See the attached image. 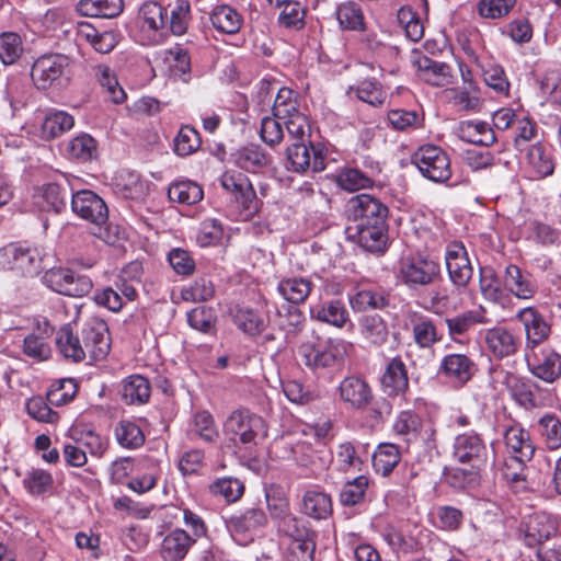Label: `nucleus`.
<instances>
[{"label":"nucleus","instance_id":"obj_63","mask_svg":"<svg viewBox=\"0 0 561 561\" xmlns=\"http://www.w3.org/2000/svg\"><path fill=\"white\" fill-rule=\"evenodd\" d=\"M192 432L208 443L216 440L219 436L214 417L208 411H199L194 414Z\"/></svg>","mask_w":561,"mask_h":561},{"label":"nucleus","instance_id":"obj_32","mask_svg":"<svg viewBox=\"0 0 561 561\" xmlns=\"http://www.w3.org/2000/svg\"><path fill=\"white\" fill-rule=\"evenodd\" d=\"M504 284L518 299H531L537 293V284L533 277L513 264L505 268Z\"/></svg>","mask_w":561,"mask_h":561},{"label":"nucleus","instance_id":"obj_38","mask_svg":"<svg viewBox=\"0 0 561 561\" xmlns=\"http://www.w3.org/2000/svg\"><path fill=\"white\" fill-rule=\"evenodd\" d=\"M168 197L172 203L191 206L203 199L204 191L192 180H176L169 185Z\"/></svg>","mask_w":561,"mask_h":561},{"label":"nucleus","instance_id":"obj_20","mask_svg":"<svg viewBox=\"0 0 561 561\" xmlns=\"http://www.w3.org/2000/svg\"><path fill=\"white\" fill-rule=\"evenodd\" d=\"M454 456L459 462L470 463L473 468H480L486 462L488 450L479 434L468 432L456 436Z\"/></svg>","mask_w":561,"mask_h":561},{"label":"nucleus","instance_id":"obj_19","mask_svg":"<svg viewBox=\"0 0 561 561\" xmlns=\"http://www.w3.org/2000/svg\"><path fill=\"white\" fill-rule=\"evenodd\" d=\"M525 331L526 350L541 346L551 333V325L547 319L534 307H526L516 313Z\"/></svg>","mask_w":561,"mask_h":561},{"label":"nucleus","instance_id":"obj_56","mask_svg":"<svg viewBox=\"0 0 561 561\" xmlns=\"http://www.w3.org/2000/svg\"><path fill=\"white\" fill-rule=\"evenodd\" d=\"M66 152L71 159L91 160L96 154V141L88 134H80L68 141Z\"/></svg>","mask_w":561,"mask_h":561},{"label":"nucleus","instance_id":"obj_12","mask_svg":"<svg viewBox=\"0 0 561 561\" xmlns=\"http://www.w3.org/2000/svg\"><path fill=\"white\" fill-rule=\"evenodd\" d=\"M525 360L530 374L548 383L561 377V354L549 346L525 350Z\"/></svg>","mask_w":561,"mask_h":561},{"label":"nucleus","instance_id":"obj_40","mask_svg":"<svg viewBox=\"0 0 561 561\" xmlns=\"http://www.w3.org/2000/svg\"><path fill=\"white\" fill-rule=\"evenodd\" d=\"M75 126V118L66 111L51 110L44 116L41 125L42 137L54 139L69 131Z\"/></svg>","mask_w":561,"mask_h":561},{"label":"nucleus","instance_id":"obj_4","mask_svg":"<svg viewBox=\"0 0 561 561\" xmlns=\"http://www.w3.org/2000/svg\"><path fill=\"white\" fill-rule=\"evenodd\" d=\"M169 10L156 1L142 3L136 20L138 37L142 45H160L169 37Z\"/></svg>","mask_w":561,"mask_h":561},{"label":"nucleus","instance_id":"obj_31","mask_svg":"<svg viewBox=\"0 0 561 561\" xmlns=\"http://www.w3.org/2000/svg\"><path fill=\"white\" fill-rule=\"evenodd\" d=\"M381 387L388 396H399L408 390V371L400 357H393L387 364L381 377Z\"/></svg>","mask_w":561,"mask_h":561},{"label":"nucleus","instance_id":"obj_43","mask_svg":"<svg viewBox=\"0 0 561 561\" xmlns=\"http://www.w3.org/2000/svg\"><path fill=\"white\" fill-rule=\"evenodd\" d=\"M302 511L306 515L324 519L332 513V501L329 494L318 489H310L302 496Z\"/></svg>","mask_w":561,"mask_h":561},{"label":"nucleus","instance_id":"obj_3","mask_svg":"<svg viewBox=\"0 0 561 561\" xmlns=\"http://www.w3.org/2000/svg\"><path fill=\"white\" fill-rule=\"evenodd\" d=\"M225 432L237 446L251 453L265 440L268 427L262 416L248 409H237L228 416Z\"/></svg>","mask_w":561,"mask_h":561},{"label":"nucleus","instance_id":"obj_30","mask_svg":"<svg viewBox=\"0 0 561 561\" xmlns=\"http://www.w3.org/2000/svg\"><path fill=\"white\" fill-rule=\"evenodd\" d=\"M341 399L355 409L365 408L371 400V390L368 383L356 376L345 377L339 387Z\"/></svg>","mask_w":561,"mask_h":561},{"label":"nucleus","instance_id":"obj_37","mask_svg":"<svg viewBox=\"0 0 561 561\" xmlns=\"http://www.w3.org/2000/svg\"><path fill=\"white\" fill-rule=\"evenodd\" d=\"M234 324L245 334L254 336L262 333L267 325V317L256 309L237 306L232 310Z\"/></svg>","mask_w":561,"mask_h":561},{"label":"nucleus","instance_id":"obj_47","mask_svg":"<svg viewBox=\"0 0 561 561\" xmlns=\"http://www.w3.org/2000/svg\"><path fill=\"white\" fill-rule=\"evenodd\" d=\"M123 0H80L78 11L85 16L112 19L123 11Z\"/></svg>","mask_w":561,"mask_h":561},{"label":"nucleus","instance_id":"obj_61","mask_svg":"<svg viewBox=\"0 0 561 561\" xmlns=\"http://www.w3.org/2000/svg\"><path fill=\"white\" fill-rule=\"evenodd\" d=\"M23 53V43L19 34L5 32L0 34V60L4 65L14 64Z\"/></svg>","mask_w":561,"mask_h":561},{"label":"nucleus","instance_id":"obj_58","mask_svg":"<svg viewBox=\"0 0 561 561\" xmlns=\"http://www.w3.org/2000/svg\"><path fill=\"white\" fill-rule=\"evenodd\" d=\"M168 16L169 35H183L188 25L190 20V3L186 0H176L170 4Z\"/></svg>","mask_w":561,"mask_h":561},{"label":"nucleus","instance_id":"obj_51","mask_svg":"<svg viewBox=\"0 0 561 561\" xmlns=\"http://www.w3.org/2000/svg\"><path fill=\"white\" fill-rule=\"evenodd\" d=\"M401 454L394 444H380L373 455V466L376 472L388 476L399 463Z\"/></svg>","mask_w":561,"mask_h":561},{"label":"nucleus","instance_id":"obj_24","mask_svg":"<svg viewBox=\"0 0 561 561\" xmlns=\"http://www.w3.org/2000/svg\"><path fill=\"white\" fill-rule=\"evenodd\" d=\"M534 431L539 445L548 451L561 448V416L554 412H545L538 415L534 423Z\"/></svg>","mask_w":561,"mask_h":561},{"label":"nucleus","instance_id":"obj_2","mask_svg":"<svg viewBox=\"0 0 561 561\" xmlns=\"http://www.w3.org/2000/svg\"><path fill=\"white\" fill-rule=\"evenodd\" d=\"M352 347V343L343 339L317 337L313 342L301 345L299 353L307 367L320 371L342 367Z\"/></svg>","mask_w":561,"mask_h":561},{"label":"nucleus","instance_id":"obj_50","mask_svg":"<svg viewBox=\"0 0 561 561\" xmlns=\"http://www.w3.org/2000/svg\"><path fill=\"white\" fill-rule=\"evenodd\" d=\"M210 22L221 33L236 34L242 25V16L229 5H218L210 14Z\"/></svg>","mask_w":561,"mask_h":561},{"label":"nucleus","instance_id":"obj_57","mask_svg":"<svg viewBox=\"0 0 561 561\" xmlns=\"http://www.w3.org/2000/svg\"><path fill=\"white\" fill-rule=\"evenodd\" d=\"M209 491L215 496H221L228 503H234L241 499L244 485L236 478H220L209 485Z\"/></svg>","mask_w":561,"mask_h":561},{"label":"nucleus","instance_id":"obj_64","mask_svg":"<svg viewBox=\"0 0 561 561\" xmlns=\"http://www.w3.org/2000/svg\"><path fill=\"white\" fill-rule=\"evenodd\" d=\"M224 236V227L220 220L208 218L202 221L196 234V242L199 247L217 245Z\"/></svg>","mask_w":561,"mask_h":561},{"label":"nucleus","instance_id":"obj_14","mask_svg":"<svg viewBox=\"0 0 561 561\" xmlns=\"http://www.w3.org/2000/svg\"><path fill=\"white\" fill-rule=\"evenodd\" d=\"M43 283L51 290L66 296L82 297L92 289V282L85 275L76 274L64 267H54L45 272Z\"/></svg>","mask_w":561,"mask_h":561},{"label":"nucleus","instance_id":"obj_62","mask_svg":"<svg viewBox=\"0 0 561 561\" xmlns=\"http://www.w3.org/2000/svg\"><path fill=\"white\" fill-rule=\"evenodd\" d=\"M350 304L354 311L381 309L387 305V298L381 291L363 289L350 297Z\"/></svg>","mask_w":561,"mask_h":561},{"label":"nucleus","instance_id":"obj_55","mask_svg":"<svg viewBox=\"0 0 561 561\" xmlns=\"http://www.w3.org/2000/svg\"><path fill=\"white\" fill-rule=\"evenodd\" d=\"M360 332L366 341L382 345L388 340V328L379 316H366L360 320Z\"/></svg>","mask_w":561,"mask_h":561},{"label":"nucleus","instance_id":"obj_8","mask_svg":"<svg viewBox=\"0 0 561 561\" xmlns=\"http://www.w3.org/2000/svg\"><path fill=\"white\" fill-rule=\"evenodd\" d=\"M267 517L263 510L250 507L225 519L231 538L240 546L251 543L266 526Z\"/></svg>","mask_w":561,"mask_h":561},{"label":"nucleus","instance_id":"obj_36","mask_svg":"<svg viewBox=\"0 0 561 561\" xmlns=\"http://www.w3.org/2000/svg\"><path fill=\"white\" fill-rule=\"evenodd\" d=\"M77 35L79 41L89 43L100 54L111 53L118 43L116 33L112 31L99 32L89 23H80Z\"/></svg>","mask_w":561,"mask_h":561},{"label":"nucleus","instance_id":"obj_28","mask_svg":"<svg viewBox=\"0 0 561 561\" xmlns=\"http://www.w3.org/2000/svg\"><path fill=\"white\" fill-rule=\"evenodd\" d=\"M504 443L512 454L522 461H528L533 458L535 448L530 439L529 433L518 423L507 425L503 433Z\"/></svg>","mask_w":561,"mask_h":561},{"label":"nucleus","instance_id":"obj_60","mask_svg":"<svg viewBox=\"0 0 561 561\" xmlns=\"http://www.w3.org/2000/svg\"><path fill=\"white\" fill-rule=\"evenodd\" d=\"M420 428V416L410 410L401 411L392 425L394 434L403 437V439L407 442L416 438Z\"/></svg>","mask_w":561,"mask_h":561},{"label":"nucleus","instance_id":"obj_1","mask_svg":"<svg viewBox=\"0 0 561 561\" xmlns=\"http://www.w3.org/2000/svg\"><path fill=\"white\" fill-rule=\"evenodd\" d=\"M273 117L261 121L262 140L274 147L284 138L283 125L293 139H302L310 134L308 117L301 112L296 92L289 88H280L273 104Z\"/></svg>","mask_w":561,"mask_h":561},{"label":"nucleus","instance_id":"obj_25","mask_svg":"<svg viewBox=\"0 0 561 561\" xmlns=\"http://www.w3.org/2000/svg\"><path fill=\"white\" fill-rule=\"evenodd\" d=\"M195 543V538L184 529H171L160 543V556L163 561H182Z\"/></svg>","mask_w":561,"mask_h":561},{"label":"nucleus","instance_id":"obj_13","mask_svg":"<svg viewBox=\"0 0 561 561\" xmlns=\"http://www.w3.org/2000/svg\"><path fill=\"white\" fill-rule=\"evenodd\" d=\"M305 138L295 139L291 146L286 149L285 168L296 173H306L308 170L321 172L325 169V156L323 150L313 145L307 146Z\"/></svg>","mask_w":561,"mask_h":561},{"label":"nucleus","instance_id":"obj_9","mask_svg":"<svg viewBox=\"0 0 561 561\" xmlns=\"http://www.w3.org/2000/svg\"><path fill=\"white\" fill-rule=\"evenodd\" d=\"M273 453L277 458L291 459L304 470L305 478H317L324 467L311 445L306 442L293 444L284 439L277 440L273 445Z\"/></svg>","mask_w":561,"mask_h":561},{"label":"nucleus","instance_id":"obj_26","mask_svg":"<svg viewBox=\"0 0 561 561\" xmlns=\"http://www.w3.org/2000/svg\"><path fill=\"white\" fill-rule=\"evenodd\" d=\"M476 365L466 354H448L443 357L439 373L455 386H463L473 376Z\"/></svg>","mask_w":561,"mask_h":561},{"label":"nucleus","instance_id":"obj_54","mask_svg":"<svg viewBox=\"0 0 561 561\" xmlns=\"http://www.w3.org/2000/svg\"><path fill=\"white\" fill-rule=\"evenodd\" d=\"M117 443L127 449H136L145 443V435L135 422L123 420L115 428Z\"/></svg>","mask_w":561,"mask_h":561},{"label":"nucleus","instance_id":"obj_7","mask_svg":"<svg viewBox=\"0 0 561 561\" xmlns=\"http://www.w3.org/2000/svg\"><path fill=\"white\" fill-rule=\"evenodd\" d=\"M412 162L420 173L435 183L447 182L453 174L449 156L440 147L421 146L412 156Z\"/></svg>","mask_w":561,"mask_h":561},{"label":"nucleus","instance_id":"obj_21","mask_svg":"<svg viewBox=\"0 0 561 561\" xmlns=\"http://www.w3.org/2000/svg\"><path fill=\"white\" fill-rule=\"evenodd\" d=\"M523 170L529 180H540L554 171V161L549 146L537 141L525 152Z\"/></svg>","mask_w":561,"mask_h":561},{"label":"nucleus","instance_id":"obj_48","mask_svg":"<svg viewBox=\"0 0 561 561\" xmlns=\"http://www.w3.org/2000/svg\"><path fill=\"white\" fill-rule=\"evenodd\" d=\"M56 345L62 356L75 363L84 359L82 339L75 335L69 325L59 329L56 336Z\"/></svg>","mask_w":561,"mask_h":561},{"label":"nucleus","instance_id":"obj_10","mask_svg":"<svg viewBox=\"0 0 561 561\" xmlns=\"http://www.w3.org/2000/svg\"><path fill=\"white\" fill-rule=\"evenodd\" d=\"M71 208L75 214L98 227L93 234L110 242L104 234L103 226L107 222L108 210L104 201L90 190H82L72 194Z\"/></svg>","mask_w":561,"mask_h":561},{"label":"nucleus","instance_id":"obj_59","mask_svg":"<svg viewBox=\"0 0 561 561\" xmlns=\"http://www.w3.org/2000/svg\"><path fill=\"white\" fill-rule=\"evenodd\" d=\"M286 561H313L316 543L312 538L290 535Z\"/></svg>","mask_w":561,"mask_h":561},{"label":"nucleus","instance_id":"obj_5","mask_svg":"<svg viewBox=\"0 0 561 561\" xmlns=\"http://www.w3.org/2000/svg\"><path fill=\"white\" fill-rule=\"evenodd\" d=\"M439 276V263L424 254L407 255L400 260L398 265L397 277L409 289L426 287Z\"/></svg>","mask_w":561,"mask_h":561},{"label":"nucleus","instance_id":"obj_44","mask_svg":"<svg viewBox=\"0 0 561 561\" xmlns=\"http://www.w3.org/2000/svg\"><path fill=\"white\" fill-rule=\"evenodd\" d=\"M312 283L307 277H288L282 279L277 285V291L287 301L298 305L304 302L310 295Z\"/></svg>","mask_w":561,"mask_h":561},{"label":"nucleus","instance_id":"obj_11","mask_svg":"<svg viewBox=\"0 0 561 561\" xmlns=\"http://www.w3.org/2000/svg\"><path fill=\"white\" fill-rule=\"evenodd\" d=\"M520 533L526 546H540L552 536L561 535V518L547 512H536L523 520Z\"/></svg>","mask_w":561,"mask_h":561},{"label":"nucleus","instance_id":"obj_16","mask_svg":"<svg viewBox=\"0 0 561 561\" xmlns=\"http://www.w3.org/2000/svg\"><path fill=\"white\" fill-rule=\"evenodd\" d=\"M480 334L486 352L496 359L513 356L520 345L516 332L504 325H494Z\"/></svg>","mask_w":561,"mask_h":561},{"label":"nucleus","instance_id":"obj_15","mask_svg":"<svg viewBox=\"0 0 561 561\" xmlns=\"http://www.w3.org/2000/svg\"><path fill=\"white\" fill-rule=\"evenodd\" d=\"M81 339L84 359L88 357L92 362H98L108 354L111 347L108 329L103 320L89 319L81 330Z\"/></svg>","mask_w":561,"mask_h":561},{"label":"nucleus","instance_id":"obj_41","mask_svg":"<svg viewBox=\"0 0 561 561\" xmlns=\"http://www.w3.org/2000/svg\"><path fill=\"white\" fill-rule=\"evenodd\" d=\"M355 229L358 243L367 251L377 252L385 248L387 241L386 221L369 225L358 224Z\"/></svg>","mask_w":561,"mask_h":561},{"label":"nucleus","instance_id":"obj_39","mask_svg":"<svg viewBox=\"0 0 561 561\" xmlns=\"http://www.w3.org/2000/svg\"><path fill=\"white\" fill-rule=\"evenodd\" d=\"M67 197L65 187L57 183H47L37 190L35 203L43 210L59 213L66 207Z\"/></svg>","mask_w":561,"mask_h":561},{"label":"nucleus","instance_id":"obj_49","mask_svg":"<svg viewBox=\"0 0 561 561\" xmlns=\"http://www.w3.org/2000/svg\"><path fill=\"white\" fill-rule=\"evenodd\" d=\"M121 393L127 404L146 403L150 397L149 381L140 375L130 376L123 381Z\"/></svg>","mask_w":561,"mask_h":561},{"label":"nucleus","instance_id":"obj_23","mask_svg":"<svg viewBox=\"0 0 561 561\" xmlns=\"http://www.w3.org/2000/svg\"><path fill=\"white\" fill-rule=\"evenodd\" d=\"M445 261L450 280L458 287H465L473 272L465 245L461 242L448 244Z\"/></svg>","mask_w":561,"mask_h":561},{"label":"nucleus","instance_id":"obj_33","mask_svg":"<svg viewBox=\"0 0 561 561\" xmlns=\"http://www.w3.org/2000/svg\"><path fill=\"white\" fill-rule=\"evenodd\" d=\"M489 322L491 320L488 318L486 310L482 306L445 319L451 340H457L458 336L466 334L474 324H486Z\"/></svg>","mask_w":561,"mask_h":561},{"label":"nucleus","instance_id":"obj_22","mask_svg":"<svg viewBox=\"0 0 561 561\" xmlns=\"http://www.w3.org/2000/svg\"><path fill=\"white\" fill-rule=\"evenodd\" d=\"M407 327L412 333L415 345L427 352H432L433 346L443 337L435 321L431 317L417 311L409 312Z\"/></svg>","mask_w":561,"mask_h":561},{"label":"nucleus","instance_id":"obj_46","mask_svg":"<svg viewBox=\"0 0 561 561\" xmlns=\"http://www.w3.org/2000/svg\"><path fill=\"white\" fill-rule=\"evenodd\" d=\"M346 93L350 98L354 95L358 100L373 106L382 105L387 99V92L383 90L382 85L373 79H365L357 85L348 87Z\"/></svg>","mask_w":561,"mask_h":561},{"label":"nucleus","instance_id":"obj_18","mask_svg":"<svg viewBox=\"0 0 561 561\" xmlns=\"http://www.w3.org/2000/svg\"><path fill=\"white\" fill-rule=\"evenodd\" d=\"M68 67L69 59L65 55H44L33 64L31 76L35 85L45 90L60 80Z\"/></svg>","mask_w":561,"mask_h":561},{"label":"nucleus","instance_id":"obj_53","mask_svg":"<svg viewBox=\"0 0 561 561\" xmlns=\"http://www.w3.org/2000/svg\"><path fill=\"white\" fill-rule=\"evenodd\" d=\"M368 455L363 447H355L351 443H343L336 451V461L343 471H360Z\"/></svg>","mask_w":561,"mask_h":561},{"label":"nucleus","instance_id":"obj_34","mask_svg":"<svg viewBox=\"0 0 561 561\" xmlns=\"http://www.w3.org/2000/svg\"><path fill=\"white\" fill-rule=\"evenodd\" d=\"M114 190L123 198L139 201L146 196L148 185L138 173L123 170L114 179Z\"/></svg>","mask_w":561,"mask_h":561},{"label":"nucleus","instance_id":"obj_42","mask_svg":"<svg viewBox=\"0 0 561 561\" xmlns=\"http://www.w3.org/2000/svg\"><path fill=\"white\" fill-rule=\"evenodd\" d=\"M458 136L466 142L478 146H490L495 141L493 129L485 122L466 121L458 127Z\"/></svg>","mask_w":561,"mask_h":561},{"label":"nucleus","instance_id":"obj_17","mask_svg":"<svg viewBox=\"0 0 561 561\" xmlns=\"http://www.w3.org/2000/svg\"><path fill=\"white\" fill-rule=\"evenodd\" d=\"M347 211L355 226L383 222L388 216L387 206L369 194L353 196L347 203Z\"/></svg>","mask_w":561,"mask_h":561},{"label":"nucleus","instance_id":"obj_52","mask_svg":"<svg viewBox=\"0 0 561 561\" xmlns=\"http://www.w3.org/2000/svg\"><path fill=\"white\" fill-rule=\"evenodd\" d=\"M382 538L390 549L397 553H409L416 547L415 538L405 529L394 525H387L383 528Z\"/></svg>","mask_w":561,"mask_h":561},{"label":"nucleus","instance_id":"obj_27","mask_svg":"<svg viewBox=\"0 0 561 561\" xmlns=\"http://www.w3.org/2000/svg\"><path fill=\"white\" fill-rule=\"evenodd\" d=\"M474 62L480 68L486 87L500 96L510 95L511 83L501 65L494 62L492 57L486 56H474Z\"/></svg>","mask_w":561,"mask_h":561},{"label":"nucleus","instance_id":"obj_35","mask_svg":"<svg viewBox=\"0 0 561 561\" xmlns=\"http://www.w3.org/2000/svg\"><path fill=\"white\" fill-rule=\"evenodd\" d=\"M311 317L335 328H343L350 322V314L341 300L323 301L310 308Z\"/></svg>","mask_w":561,"mask_h":561},{"label":"nucleus","instance_id":"obj_29","mask_svg":"<svg viewBox=\"0 0 561 561\" xmlns=\"http://www.w3.org/2000/svg\"><path fill=\"white\" fill-rule=\"evenodd\" d=\"M412 64L420 78L431 85L445 87L451 82L450 68L444 62L434 61L417 53L413 56Z\"/></svg>","mask_w":561,"mask_h":561},{"label":"nucleus","instance_id":"obj_45","mask_svg":"<svg viewBox=\"0 0 561 561\" xmlns=\"http://www.w3.org/2000/svg\"><path fill=\"white\" fill-rule=\"evenodd\" d=\"M92 71L95 80L107 93L111 101H113L116 104H121L125 101L126 93L124 89L119 85L117 77L110 66L99 64L93 66Z\"/></svg>","mask_w":561,"mask_h":561},{"label":"nucleus","instance_id":"obj_6","mask_svg":"<svg viewBox=\"0 0 561 561\" xmlns=\"http://www.w3.org/2000/svg\"><path fill=\"white\" fill-rule=\"evenodd\" d=\"M220 184L224 190L233 196L240 209V216L244 220L259 213L262 203L245 174L236 170H227L220 176Z\"/></svg>","mask_w":561,"mask_h":561}]
</instances>
